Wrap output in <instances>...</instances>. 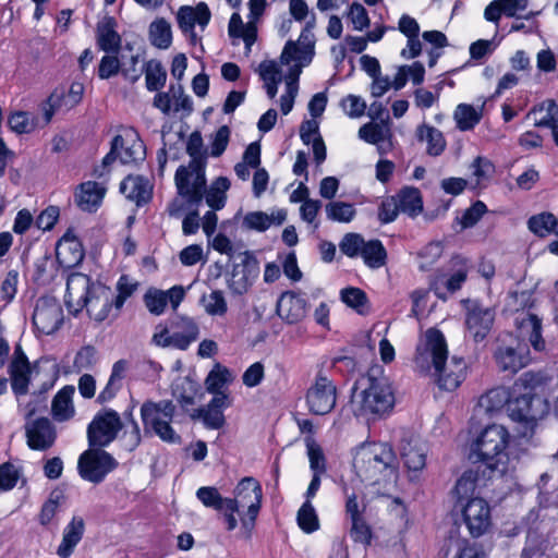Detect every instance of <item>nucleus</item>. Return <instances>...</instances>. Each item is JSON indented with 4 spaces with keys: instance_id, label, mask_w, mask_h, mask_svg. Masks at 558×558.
<instances>
[{
    "instance_id": "f257e3e1",
    "label": "nucleus",
    "mask_w": 558,
    "mask_h": 558,
    "mask_svg": "<svg viewBox=\"0 0 558 558\" xmlns=\"http://www.w3.org/2000/svg\"><path fill=\"white\" fill-rule=\"evenodd\" d=\"M448 360V349L445 336L436 328H429L420 338L414 363L423 373L433 371V376L440 389L454 390L464 379L465 362L452 356Z\"/></svg>"
},
{
    "instance_id": "f03ea898",
    "label": "nucleus",
    "mask_w": 558,
    "mask_h": 558,
    "mask_svg": "<svg viewBox=\"0 0 558 558\" xmlns=\"http://www.w3.org/2000/svg\"><path fill=\"white\" fill-rule=\"evenodd\" d=\"M65 304L70 313L77 315L86 308L88 316L96 322L114 318L121 310H116L114 291L81 272H73L66 280Z\"/></svg>"
},
{
    "instance_id": "7ed1b4c3",
    "label": "nucleus",
    "mask_w": 558,
    "mask_h": 558,
    "mask_svg": "<svg viewBox=\"0 0 558 558\" xmlns=\"http://www.w3.org/2000/svg\"><path fill=\"white\" fill-rule=\"evenodd\" d=\"M186 153L191 157L189 165L180 166L175 171V185L179 194L191 205H198L203 199L206 184V156L202 134L193 132L186 144Z\"/></svg>"
},
{
    "instance_id": "20e7f679",
    "label": "nucleus",
    "mask_w": 558,
    "mask_h": 558,
    "mask_svg": "<svg viewBox=\"0 0 558 558\" xmlns=\"http://www.w3.org/2000/svg\"><path fill=\"white\" fill-rule=\"evenodd\" d=\"M262 486L254 477L242 478L234 488V497L228 498L227 530L238 526L235 513H239L242 531L246 538L251 536L255 521L262 507Z\"/></svg>"
},
{
    "instance_id": "39448f33",
    "label": "nucleus",
    "mask_w": 558,
    "mask_h": 558,
    "mask_svg": "<svg viewBox=\"0 0 558 558\" xmlns=\"http://www.w3.org/2000/svg\"><path fill=\"white\" fill-rule=\"evenodd\" d=\"M359 384L362 390L352 399L355 415L377 420L392 411L395 395L388 378L367 376Z\"/></svg>"
},
{
    "instance_id": "423d86ee",
    "label": "nucleus",
    "mask_w": 558,
    "mask_h": 558,
    "mask_svg": "<svg viewBox=\"0 0 558 558\" xmlns=\"http://www.w3.org/2000/svg\"><path fill=\"white\" fill-rule=\"evenodd\" d=\"M510 435L498 424L487 426L472 444L469 459L473 463L482 462L489 470L504 474L507 471L508 447Z\"/></svg>"
},
{
    "instance_id": "0eeeda50",
    "label": "nucleus",
    "mask_w": 558,
    "mask_h": 558,
    "mask_svg": "<svg viewBox=\"0 0 558 558\" xmlns=\"http://www.w3.org/2000/svg\"><path fill=\"white\" fill-rule=\"evenodd\" d=\"M529 377H531V375L525 373L514 384L512 396L508 404L510 418L523 425L524 429L521 432L523 436L531 434L537 420L542 418L547 412V404L542 398L532 395L531 391L517 393L519 387L524 386L529 381Z\"/></svg>"
},
{
    "instance_id": "6e6552de",
    "label": "nucleus",
    "mask_w": 558,
    "mask_h": 558,
    "mask_svg": "<svg viewBox=\"0 0 558 558\" xmlns=\"http://www.w3.org/2000/svg\"><path fill=\"white\" fill-rule=\"evenodd\" d=\"M174 413L175 405L171 400L145 401L141 407L145 433H154L166 442H180L181 437L171 426Z\"/></svg>"
},
{
    "instance_id": "1a4fd4ad",
    "label": "nucleus",
    "mask_w": 558,
    "mask_h": 558,
    "mask_svg": "<svg viewBox=\"0 0 558 558\" xmlns=\"http://www.w3.org/2000/svg\"><path fill=\"white\" fill-rule=\"evenodd\" d=\"M354 464L368 480L377 482L378 475L386 471L393 472L397 457L388 444H368L357 451Z\"/></svg>"
},
{
    "instance_id": "9d476101",
    "label": "nucleus",
    "mask_w": 558,
    "mask_h": 558,
    "mask_svg": "<svg viewBox=\"0 0 558 558\" xmlns=\"http://www.w3.org/2000/svg\"><path fill=\"white\" fill-rule=\"evenodd\" d=\"M308 411L314 415L330 413L337 403V387L323 373H318L305 395Z\"/></svg>"
},
{
    "instance_id": "9b49d317",
    "label": "nucleus",
    "mask_w": 558,
    "mask_h": 558,
    "mask_svg": "<svg viewBox=\"0 0 558 558\" xmlns=\"http://www.w3.org/2000/svg\"><path fill=\"white\" fill-rule=\"evenodd\" d=\"M117 466V460L109 452L94 447L84 451L77 462L80 475L95 484L102 482L106 475Z\"/></svg>"
},
{
    "instance_id": "f8f14e48",
    "label": "nucleus",
    "mask_w": 558,
    "mask_h": 558,
    "mask_svg": "<svg viewBox=\"0 0 558 558\" xmlns=\"http://www.w3.org/2000/svg\"><path fill=\"white\" fill-rule=\"evenodd\" d=\"M122 428L119 414L113 410L98 413L87 427L89 447L102 448L112 442Z\"/></svg>"
},
{
    "instance_id": "ddd939ff",
    "label": "nucleus",
    "mask_w": 558,
    "mask_h": 558,
    "mask_svg": "<svg viewBox=\"0 0 558 558\" xmlns=\"http://www.w3.org/2000/svg\"><path fill=\"white\" fill-rule=\"evenodd\" d=\"M462 304L465 310V327L470 337L480 342L489 333L494 320L495 311L490 307L483 306L476 300H463Z\"/></svg>"
},
{
    "instance_id": "4468645a",
    "label": "nucleus",
    "mask_w": 558,
    "mask_h": 558,
    "mask_svg": "<svg viewBox=\"0 0 558 558\" xmlns=\"http://www.w3.org/2000/svg\"><path fill=\"white\" fill-rule=\"evenodd\" d=\"M463 522L473 537L484 535L492 525L489 505L482 498H472L459 508Z\"/></svg>"
},
{
    "instance_id": "2eb2a0df",
    "label": "nucleus",
    "mask_w": 558,
    "mask_h": 558,
    "mask_svg": "<svg viewBox=\"0 0 558 558\" xmlns=\"http://www.w3.org/2000/svg\"><path fill=\"white\" fill-rule=\"evenodd\" d=\"M240 263L233 266L228 288L233 294L242 295L252 286L254 279L258 276V262L248 251L239 254Z\"/></svg>"
},
{
    "instance_id": "dca6fc26",
    "label": "nucleus",
    "mask_w": 558,
    "mask_h": 558,
    "mask_svg": "<svg viewBox=\"0 0 558 558\" xmlns=\"http://www.w3.org/2000/svg\"><path fill=\"white\" fill-rule=\"evenodd\" d=\"M63 323V311L54 298H40L33 313V324L44 335L57 331Z\"/></svg>"
},
{
    "instance_id": "f3484780",
    "label": "nucleus",
    "mask_w": 558,
    "mask_h": 558,
    "mask_svg": "<svg viewBox=\"0 0 558 558\" xmlns=\"http://www.w3.org/2000/svg\"><path fill=\"white\" fill-rule=\"evenodd\" d=\"M315 19L307 21L305 27L301 32L298 41L289 40L281 53L280 60L283 64H289L292 60L308 64L314 56L315 36L313 28Z\"/></svg>"
},
{
    "instance_id": "a211bd4d",
    "label": "nucleus",
    "mask_w": 558,
    "mask_h": 558,
    "mask_svg": "<svg viewBox=\"0 0 558 558\" xmlns=\"http://www.w3.org/2000/svg\"><path fill=\"white\" fill-rule=\"evenodd\" d=\"M25 436L32 450L47 451L57 440V429L49 418L39 417L25 424Z\"/></svg>"
},
{
    "instance_id": "6ab92c4d",
    "label": "nucleus",
    "mask_w": 558,
    "mask_h": 558,
    "mask_svg": "<svg viewBox=\"0 0 558 558\" xmlns=\"http://www.w3.org/2000/svg\"><path fill=\"white\" fill-rule=\"evenodd\" d=\"M452 264L457 269L449 277L440 274L430 282V289L438 299L446 300L447 293H454L460 290L468 278L469 266L466 259L458 256L452 259Z\"/></svg>"
},
{
    "instance_id": "aec40b11",
    "label": "nucleus",
    "mask_w": 558,
    "mask_h": 558,
    "mask_svg": "<svg viewBox=\"0 0 558 558\" xmlns=\"http://www.w3.org/2000/svg\"><path fill=\"white\" fill-rule=\"evenodd\" d=\"M232 405V398L230 395H218L213 397L211 400L203 407H199L192 414V418L202 420L203 424L208 429H220L226 424L223 411Z\"/></svg>"
},
{
    "instance_id": "412c9836",
    "label": "nucleus",
    "mask_w": 558,
    "mask_h": 558,
    "mask_svg": "<svg viewBox=\"0 0 558 558\" xmlns=\"http://www.w3.org/2000/svg\"><path fill=\"white\" fill-rule=\"evenodd\" d=\"M210 11L206 3L199 2L195 8L181 7L177 14V21L180 29L190 37V41L196 45L198 37L194 32L195 24L205 27L210 20Z\"/></svg>"
},
{
    "instance_id": "4be33fe9",
    "label": "nucleus",
    "mask_w": 558,
    "mask_h": 558,
    "mask_svg": "<svg viewBox=\"0 0 558 558\" xmlns=\"http://www.w3.org/2000/svg\"><path fill=\"white\" fill-rule=\"evenodd\" d=\"M113 148L119 150V160L123 165L138 163L145 159L144 143L134 131L113 137Z\"/></svg>"
},
{
    "instance_id": "5701e85b",
    "label": "nucleus",
    "mask_w": 558,
    "mask_h": 558,
    "mask_svg": "<svg viewBox=\"0 0 558 558\" xmlns=\"http://www.w3.org/2000/svg\"><path fill=\"white\" fill-rule=\"evenodd\" d=\"M84 255L85 253L81 241L74 234L73 230L69 229L58 241L56 247V256L59 264L65 268L75 267L83 260Z\"/></svg>"
},
{
    "instance_id": "b1692460",
    "label": "nucleus",
    "mask_w": 558,
    "mask_h": 558,
    "mask_svg": "<svg viewBox=\"0 0 558 558\" xmlns=\"http://www.w3.org/2000/svg\"><path fill=\"white\" fill-rule=\"evenodd\" d=\"M306 313V300L295 292L282 293L277 302V314L288 324L301 322Z\"/></svg>"
},
{
    "instance_id": "393cba45",
    "label": "nucleus",
    "mask_w": 558,
    "mask_h": 558,
    "mask_svg": "<svg viewBox=\"0 0 558 558\" xmlns=\"http://www.w3.org/2000/svg\"><path fill=\"white\" fill-rule=\"evenodd\" d=\"M494 357L501 371L510 373L519 372L530 362L527 350L521 345L517 349L512 347H499L496 350Z\"/></svg>"
},
{
    "instance_id": "a878e982",
    "label": "nucleus",
    "mask_w": 558,
    "mask_h": 558,
    "mask_svg": "<svg viewBox=\"0 0 558 558\" xmlns=\"http://www.w3.org/2000/svg\"><path fill=\"white\" fill-rule=\"evenodd\" d=\"M519 337L523 341H529L535 351L545 349V340L542 337L541 319L534 314H524L517 318Z\"/></svg>"
},
{
    "instance_id": "bb28decb",
    "label": "nucleus",
    "mask_w": 558,
    "mask_h": 558,
    "mask_svg": "<svg viewBox=\"0 0 558 558\" xmlns=\"http://www.w3.org/2000/svg\"><path fill=\"white\" fill-rule=\"evenodd\" d=\"M84 532V519L74 515L63 530L62 541L57 548V555L60 558H69L83 538Z\"/></svg>"
},
{
    "instance_id": "cd10ccee",
    "label": "nucleus",
    "mask_w": 558,
    "mask_h": 558,
    "mask_svg": "<svg viewBox=\"0 0 558 558\" xmlns=\"http://www.w3.org/2000/svg\"><path fill=\"white\" fill-rule=\"evenodd\" d=\"M96 40L102 51L118 53L121 47V37L116 31L113 17L107 16L97 24Z\"/></svg>"
},
{
    "instance_id": "c85d7f7f",
    "label": "nucleus",
    "mask_w": 558,
    "mask_h": 558,
    "mask_svg": "<svg viewBox=\"0 0 558 558\" xmlns=\"http://www.w3.org/2000/svg\"><path fill=\"white\" fill-rule=\"evenodd\" d=\"M105 193L106 189L99 183L87 181L80 185L78 192L75 194V202L84 211H96L102 202Z\"/></svg>"
},
{
    "instance_id": "c756f323",
    "label": "nucleus",
    "mask_w": 558,
    "mask_h": 558,
    "mask_svg": "<svg viewBox=\"0 0 558 558\" xmlns=\"http://www.w3.org/2000/svg\"><path fill=\"white\" fill-rule=\"evenodd\" d=\"M172 328L174 348L179 350H186L199 336L198 325L190 317H179L172 323Z\"/></svg>"
},
{
    "instance_id": "7c9ffc66",
    "label": "nucleus",
    "mask_w": 558,
    "mask_h": 558,
    "mask_svg": "<svg viewBox=\"0 0 558 558\" xmlns=\"http://www.w3.org/2000/svg\"><path fill=\"white\" fill-rule=\"evenodd\" d=\"M120 191L137 206L146 204L151 197V187L143 177L129 175L120 184Z\"/></svg>"
},
{
    "instance_id": "2f4dec72",
    "label": "nucleus",
    "mask_w": 558,
    "mask_h": 558,
    "mask_svg": "<svg viewBox=\"0 0 558 558\" xmlns=\"http://www.w3.org/2000/svg\"><path fill=\"white\" fill-rule=\"evenodd\" d=\"M511 396L512 392L505 387H495L480 397L477 405L485 413L492 414L501 410L505 405L508 407Z\"/></svg>"
},
{
    "instance_id": "473e14b6",
    "label": "nucleus",
    "mask_w": 558,
    "mask_h": 558,
    "mask_svg": "<svg viewBox=\"0 0 558 558\" xmlns=\"http://www.w3.org/2000/svg\"><path fill=\"white\" fill-rule=\"evenodd\" d=\"M400 213L416 217L423 210L422 195L418 189L405 186L395 195Z\"/></svg>"
},
{
    "instance_id": "72a5a7b5",
    "label": "nucleus",
    "mask_w": 558,
    "mask_h": 558,
    "mask_svg": "<svg viewBox=\"0 0 558 558\" xmlns=\"http://www.w3.org/2000/svg\"><path fill=\"white\" fill-rule=\"evenodd\" d=\"M517 0H494L492 1L484 11V17L493 23H498L501 15L507 17H520L518 15ZM534 16L533 12L524 15L523 17L529 20Z\"/></svg>"
},
{
    "instance_id": "f704fd0d",
    "label": "nucleus",
    "mask_w": 558,
    "mask_h": 558,
    "mask_svg": "<svg viewBox=\"0 0 558 558\" xmlns=\"http://www.w3.org/2000/svg\"><path fill=\"white\" fill-rule=\"evenodd\" d=\"M74 392L75 388L73 386H65L54 396L51 410L53 417L57 421L63 422L73 416L74 407L72 403V397Z\"/></svg>"
},
{
    "instance_id": "c9c22d12",
    "label": "nucleus",
    "mask_w": 558,
    "mask_h": 558,
    "mask_svg": "<svg viewBox=\"0 0 558 558\" xmlns=\"http://www.w3.org/2000/svg\"><path fill=\"white\" fill-rule=\"evenodd\" d=\"M416 135L418 141L427 143L426 151L429 156L437 157L444 153L447 144L438 129L424 123L417 128Z\"/></svg>"
},
{
    "instance_id": "e433bc0d",
    "label": "nucleus",
    "mask_w": 558,
    "mask_h": 558,
    "mask_svg": "<svg viewBox=\"0 0 558 558\" xmlns=\"http://www.w3.org/2000/svg\"><path fill=\"white\" fill-rule=\"evenodd\" d=\"M477 473L469 470L465 471L457 481L452 495L456 499L454 508L458 509L473 497L476 489Z\"/></svg>"
},
{
    "instance_id": "4c0bfd02",
    "label": "nucleus",
    "mask_w": 558,
    "mask_h": 558,
    "mask_svg": "<svg viewBox=\"0 0 558 558\" xmlns=\"http://www.w3.org/2000/svg\"><path fill=\"white\" fill-rule=\"evenodd\" d=\"M230 189V181L226 177L217 178L208 190L204 187L203 197L206 204L214 210L222 209L227 201V191Z\"/></svg>"
},
{
    "instance_id": "58836bf2",
    "label": "nucleus",
    "mask_w": 558,
    "mask_h": 558,
    "mask_svg": "<svg viewBox=\"0 0 558 558\" xmlns=\"http://www.w3.org/2000/svg\"><path fill=\"white\" fill-rule=\"evenodd\" d=\"M197 499L207 508H213L223 515L227 523V513L229 512L228 498L221 496L214 486H203L196 492Z\"/></svg>"
},
{
    "instance_id": "ea45409f",
    "label": "nucleus",
    "mask_w": 558,
    "mask_h": 558,
    "mask_svg": "<svg viewBox=\"0 0 558 558\" xmlns=\"http://www.w3.org/2000/svg\"><path fill=\"white\" fill-rule=\"evenodd\" d=\"M233 380V376L231 372L227 368L217 364L207 375L205 379V387L209 393H213L214 397L218 395H230L225 391L223 388L226 385Z\"/></svg>"
},
{
    "instance_id": "a19ab883",
    "label": "nucleus",
    "mask_w": 558,
    "mask_h": 558,
    "mask_svg": "<svg viewBox=\"0 0 558 558\" xmlns=\"http://www.w3.org/2000/svg\"><path fill=\"white\" fill-rule=\"evenodd\" d=\"M11 377V386L14 395L20 397L25 396L28 391L31 365L19 362H11L9 366Z\"/></svg>"
},
{
    "instance_id": "79ce46f5",
    "label": "nucleus",
    "mask_w": 558,
    "mask_h": 558,
    "mask_svg": "<svg viewBox=\"0 0 558 558\" xmlns=\"http://www.w3.org/2000/svg\"><path fill=\"white\" fill-rule=\"evenodd\" d=\"M401 457L405 466L412 471H420L426 464V450L417 441H408L402 446Z\"/></svg>"
},
{
    "instance_id": "37998d69",
    "label": "nucleus",
    "mask_w": 558,
    "mask_h": 558,
    "mask_svg": "<svg viewBox=\"0 0 558 558\" xmlns=\"http://www.w3.org/2000/svg\"><path fill=\"white\" fill-rule=\"evenodd\" d=\"M529 229L537 236L544 238L550 233L558 235V219L551 213L532 216L527 221Z\"/></svg>"
},
{
    "instance_id": "c03bdc74",
    "label": "nucleus",
    "mask_w": 558,
    "mask_h": 558,
    "mask_svg": "<svg viewBox=\"0 0 558 558\" xmlns=\"http://www.w3.org/2000/svg\"><path fill=\"white\" fill-rule=\"evenodd\" d=\"M146 88L149 92H158L167 81V71L157 60H149L144 64Z\"/></svg>"
},
{
    "instance_id": "a18cd8bd",
    "label": "nucleus",
    "mask_w": 558,
    "mask_h": 558,
    "mask_svg": "<svg viewBox=\"0 0 558 558\" xmlns=\"http://www.w3.org/2000/svg\"><path fill=\"white\" fill-rule=\"evenodd\" d=\"M470 169L472 170V177L474 178L470 182V187L472 190L483 186L495 172V166L493 162L482 156L476 157L472 161Z\"/></svg>"
},
{
    "instance_id": "49530a36",
    "label": "nucleus",
    "mask_w": 558,
    "mask_h": 558,
    "mask_svg": "<svg viewBox=\"0 0 558 558\" xmlns=\"http://www.w3.org/2000/svg\"><path fill=\"white\" fill-rule=\"evenodd\" d=\"M149 39L159 49L169 48L172 41L171 25L165 19L154 21L149 26Z\"/></svg>"
},
{
    "instance_id": "de8ad7c7",
    "label": "nucleus",
    "mask_w": 558,
    "mask_h": 558,
    "mask_svg": "<svg viewBox=\"0 0 558 558\" xmlns=\"http://www.w3.org/2000/svg\"><path fill=\"white\" fill-rule=\"evenodd\" d=\"M482 119V109L471 105L460 104L454 111L457 126L461 131L472 130Z\"/></svg>"
},
{
    "instance_id": "09e8293b",
    "label": "nucleus",
    "mask_w": 558,
    "mask_h": 558,
    "mask_svg": "<svg viewBox=\"0 0 558 558\" xmlns=\"http://www.w3.org/2000/svg\"><path fill=\"white\" fill-rule=\"evenodd\" d=\"M361 256L368 267L379 268L385 264L387 254L381 242L373 240L364 243Z\"/></svg>"
},
{
    "instance_id": "8fccbe9b",
    "label": "nucleus",
    "mask_w": 558,
    "mask_h": 558,
    "mask_svg": "<svg viewBox=\"0 0 558 558\" xmlns=\"http://www.w3.org/2000/svg\"><path fill=\"white\" fill-rule=\"evenodd\" d=\"M345 496V514L349 520L363 517L366 510V502L363 494H357L354 489L348 486L343 487Z\"/></svg>"
},
{
    "instance_id": "3c124183",
    "label": "nucleus",
    "mask_w": 558,
    "mask_h": 558,
    "mask_svg": "<svg viewBox=\"0 0 558 558\" xmlns=\"http://www.w3.org/2000/svg\"><path fill=\"white\" fill-rule=\"evenodd\" d=\"M326 216L331 221L350 222L355 216V208L345 202H330L325 207Z\"/></svg>"
},
{
    "instance_id": "603ef678",
    "label": "nucleus",
    "mask_w": 558,
    "mask_h": 558,
    "mask_svg": "<svg viewBox=\"0 0 558 558\" xmlns=\"http://www.w3.org/2000/svg\"><path fill=\"white\" fill-rule=\"evenodd\" d=\"M296 520L300 529L305 533H313L319 527L317 513L310 500H306L301 506L298 511Z\"/></svg>"
},
{
    "instance_id": "864d4df0",
    "label": "nucleus",
    "mask_w": 558,
    "mask_h": 558,
    "mask_svg": "<svg viewBox=\"0 0 558 558\" xmlns=\"http://www.w3.org/2000/svg\"><path fill=\"white\" fill-rule=\"evenodd\" d=\"M201 301L208 315L223 316L228 311L227 301L220 290H214L208 295H203Z\"/></svg>"
},
{
    "instance_id": "5fc2aeb1",
    "label": "nucleus",
    "mask_w": 558,
    "mask_h": 558,
    "mask_svg": "<svg viewBox=\"0 0 558 558\" xmlns=\"http://www.w3.org/2000/svg\"><path fill=\"white\" fill-rule=\"evenodd\" d=\"M305 441L311 470L313 473L324 474L326 472V459L320 446L311 437L306 438Z\"/></svg>"
},
{
    "instance_id": "6e6d98bb",
    "label": "nucleus",
    "mask_w": 558,
    "mask_h": 558,
    "mask_svg": "<svg viewBox=\"0 0 558 558\" xmlns=\"http://www.w3.org/2000/svg\"><path fill=\"white\" fill-rule=\"evenodd\" d=\"M350 523L349 534L353 542L369 545L373 534L364 517L351 519Z\"/></svg>"
},
{
    "instance_id": "4d7b16f0",
    "label": "nucleus",
    "mask_w": 558,
    "mask_h": 558,
    "mask_svg": "<svg viewBox=\"0 0 558 558\" xmlns=\"http://www.w3.org/2000/svg\"><path fill=\"white\" fill-rule=\"evenodd\" d=\"M137 289V282L133 281L129 276L122 275L117 282L116 310H121L125 301L133 295Z\"/></svg>"
},
{
    "instance_id": "13d9d810",
    "label": "nucleus",
    "mask_w": 558,
    "mask_h": 558,
    "mask_svg": "<svg viewBox=\"0 0 558 558\" xmlns=\"http://www.w3.org/2000/svg\"><path fill=\"white\" fill-rule=\"evenodd\" d=\"M144 303L148 311L154 315H161L167 306V295L165 291L149 289L144 295Z\"/></svg>"
},
{
    "instance_id": "bf43d9fd",
    "label": "nucleus",
    "mask_w": 558,
    "mask_h": 558,
    "mask_svg": "<svg viewBox=\"0 0 558 558\" xmlns=\"http://www.w3.org/2000/svg\"><path fill=\"white\" fill-rule=\"evenodd\" d=\"M341 300L348 306L354 308L357 313L363 314L367 302V296L359 288H345L341 291Z\"/></svg>"
},
{
    "instance_id": "052dcab7",
    "label": "nucleus",
    "mask_w": 558,
    "mask_h": 558,
    "mask_svg": "<svg viewBox=\"0 0 558 558\" xmlns=\"http://www.w3.org/2000/svg\"><path fill=\"white\" fill-rule=\"evenodd\" d=\"M364 243L365 241L360 234L348 233L343 236L339 247L344 255L349 257H355L361 255Z\"/></svg>"
},
{
    "instance_id": "680f3d73",
    "label": "nucleus",
    "mask_w": 558,
    "mask_h": 558,
    "mask_svg": "<svg viewBox=\"0 0 558 558\" xmlns=\"http://www.w3.org/2000/svg\"><path fill=\"white\" fill-rule=\"evenodd\" d=\"M539 111H545V116L535 122L536 126H547L551 130L558 126V105L551 99H547L539 105Z\"/></svg>"
},
{
    "instance_id": "e2e57ef3",
    "label": "nucleus",
    "mask_w": 558,
    "mask_h": 558,
    "mask_svg": "<svg viewBox=\"0 0 558 558\" xmlns=\"http://www.w3.org/2000/svg\"><path fill=\"white\" fill-rule=\"evenodd\" d=\"M8 125L17 134L29 133L34 129V123L25 111L11 113L8 118Z\"/></svg>"
},
{
    "instance_id": "0e129e2a",
    "label": "nucleus",
    "mask_w": 558,
    "mask_h": 558,
    "mask_svg": "<svg viewBox=\"0 0 558 558\" xmlns=\"http://www.w3.org/2000/svg\"><path fill=\"white\" fill-rule=\"evenodd\" d=\"M442 254V245L439 242H430L420 253L418 257L422 259L420 269L425 271L438 260Z\"/></svg>"
},
{
    "instance_id": "69168bd1",
    "label": "nucleus",
    "mask_w": 558,
    "mask_h": 558,
    "mask_svg": "<svg viewBox=\"0 0 558 558\" xmlns=\"http://www.w3.org/2000/svg\"><path fill=\"white\" fill-rule=\"evenodd\" d=\"M271 226L268 215L264 211H252L244 216L243 227L259 232L266 231Z\"/></svg>"
},
{
    "instance_id": "338daca9",
    "label": "nucleus",
    "mask_w": 558,
    "mask_h": 558,
    "mask_svg": "<svg viewBox=\"0 0 558 558\" xmlns=\"http://www.w3.org/2000/svg\"><path fill=\"white\" fill-rule=\"evenodd\" d=\"M486 211L487 207L483 202H475L470 208H468L463 213L460 219L462 229L474 227Z\"/></svg>"
},
{
    "instance_id": "774afa93",
    "label": "nucleus",
    "mask_w": 558,
    "mask_h": 558,
    "mask_svg": "<svg viewBox=\"0 0 558 558\" xmlns=\"http://www.w3.org/2000/svg\"><path fill=\"white\" fill-rule=\"evenodd\" d=\"M457 554L456 558H486L485 553L475 544H471L468 539H456L453 542Z\"/></svg>"
}]
</instances>
